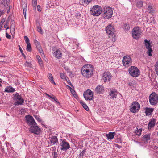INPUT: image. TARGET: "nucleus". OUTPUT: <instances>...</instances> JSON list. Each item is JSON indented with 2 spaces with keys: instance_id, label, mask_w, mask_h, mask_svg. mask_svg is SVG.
<instances>
[{
  "instance_id": "obj_1",
  "label": "nucleus",
  "mask_w": 158,
  "mask_h": 158,
  "mask_svg": "<svg viewBox=\"0 0 158 158\" xmlns=\"http://www.w3.org/2000/svg\"><path fill=\"white\" fill-rule=\"evenodd\" d=\"M94 68L92 65L87 64L83 66L81 69V73L85 77L89 78L93 75Z\"/></svg>"
},
{
  "instance_id": "obj_2",
  "label": "nucleus",
  "mask_w": 158,
  "mask_h": 158,
  "mask_svg": "<svg viewBox=\"0 0 158 158\" xmlns=\"http://www.w3.org/2000/svg\"><path fill=\"white\" fill-rule=\"evenodd\" d=\"M103 13V16L105 19H109L111 18L113 14L112 9L110 7L108 6H104L102 10Z\"/></svg>"
},
{
  "instance_id": "obj_3",
  "label": "nucleus",
  "mask_w": 158,
  "mask_h": 158,
  "mask_svg": "<svg viewBox=\"0 0 158 158\" xmlns=\"http://www.w3.org/2000/svg\"><path fill=\"white\" fill-rule=\"evenodd\" d=\"M128 72L129 74L133 77H136L140 75L139 70L135 66H131L128 69Z\"/></svg>"
},
{
  "instance_id": "obj_4",
  "label": "nucleus",
  "mask_w": 158,
  "mask_h": 158,
  "mask_svg": "<svg viewBox=\"0 0 158 158\" xmlns=\"http://www.w3.org/2000/svg\"><path fill=\"white\" fill-rule=\"evenodd\" d=\"M149 101L151 105H156L158 102V94L155 92H152L149 96Z\"/></svg>"
},
{
  "instance_id": "obj_5",
  "label": "nucleus",
  "mask_w": 158,
  "mask_h": 158,
  "mask_svg": "<svg viewBox=\"0 0 158 158\" xmlns=\"http://www.w3.org/2000/svg\"><path fill=\"white\" fill-rule=\"evenodd\" d=\"M90 11L93 15L94 16H98L101 13L102 9L100 6L96 5L93 6Z\"/></svg>"
},
{
  "instance_id": "obj_6",
  "label": "nucleus",
  "mask_w": 158,
  "mask_h": 158,
  "mask_svg": "<svg viewBox=\"0 0 158 158\" xmlns=\"http://www.w3.org/2000/svg\"><path fill=\"white\" fill-rule=\"evenodd\" d=\"M141 30L139 27H134L132 31L133 37L135 39H138L141 37Z\"/></svg>"
},
{
  "instance_id": "obj_7",
  "label": "nucleus",
  "mask_w": 158,
  "mask_h": 158,
  "mask_svg": "<svg viewBox=\"0 0 158 158\" xmlns=\"http://www.w3.org/2000/svg\"><path fill=\"white\" fill-rule=\"evenodd\" d=\"M140 108V104L137 101H134L131 105L130 111L133 113L138 112Z\"/></svg>"
},
{
  "instance_id": "obj_8",
  "label": "nucleus",
  "mask_w": 158,
  "mask_h": 158,
  "mask_svg": "<svg viewBox=\"0 0 158 158\" xmlns=\"http://www.w3.org/2000/svg\"><path fill=\"white\" fill-rule=\"evenodd\" d=\"M123 64L125 67H128L132 64V59L129 55H126L123 57L122 60Z\"/></svg>"
},
{
  "instance_id": "obj_9",
  "label": "nucleus",
  "mask_w": 158,
  "mask_h": 158,
  "mask_svg": "<svg viewBox=\"0 0 158 158\" xmlns=\"http://www.w3.org/2000/svg\"><path fill=\"white\" fill-rule=\"evenodd\" d=\"M29 131L31 133L37 135H40L41 132V129L37 125L36 123L35 125H33L30 127Z\"/></svg>"
},
{
  "instance_id": "obj_10",
  "label": "nucleus",
  "mask_w": 158,
  "mask_h": 158,
  "mask_svg": "<svg viewBox=\"0 0 158 158\" xmlns=\"http://www.w3.org/2000/svg\"><path fill=\"white\" fill-rule=\"evenodd\" d=\"M83 96L85 99L87 101H91L94 98L93 93L89 89H88L84 92Z\"/></svg>"
},
{
  "instance_id": "obj_11",
  "label": "nucleus",
  "mask_w": 158,
  "mask_h": 158,
  "mask_svg": "<svg viewBox=\"0 0 158 158\" xmlns=\"http://www.w3.org/2000/svg\"><path fill=\"white\" fill-rule=\"evenodd\" d=\"M60 145V150L63 151H66L70 148L69 144L66 142L65 139H61Z\"/></svg>"
},
{
  "instance_id": "obj_12",
  "label": "nucleus",
  "mask_w": 158,
  "mask_h": 158,
  "mask_svg": "<svg viewBox=\"0 0 158 158\" xmlns=\"http://www.w3.org/2000/svg\"><path fill=\"white\" fill-rule=\"evenodd\" d=\"M105 29L106 33L108 35H113L115 30L114 27L111 24H109L106 27Z\"/></svg>"
},
{
  "instance_id": "obj_13",
  "label": "nucleus",
  "mask_w": 158,
  "mask_h": 158,
  "mask_svg": "<svg viewBox=\"0 0 158 158\" xmlns=\"http://www.w3.org/2000/svg\"><path fill=\"white\" fill-rule=\"evenodd\" d=\"M14 98L16 101V103L18 105H22L24 103V99L17 93L14 94Z\"/></svg>"
},
{
  "instance_id": "obj_14",
  "label": "nucleus",
  "mask_w": 158,
  "mask_h": 158,
  "mask_svg": "<svg viewBox=\"0 0 158 158\" xmlns=\"http://www.w3.org/2000/svg\"><path fill=\"white\" fill-rule=\"evenodd\" d=\"M25 118L26 122L28 125L31 126L36 124V122L32 116L30 115H26Z\"/></svg>"
},
{
  "instance_id": "obj_15",
  "label": "nucleus",
  "mask_w": 158,
  "mask_h": 158,
  "mask_svg": "<svg viewBox=\"0 0 158 158\" xmlns=\"http://www.w3.org/2000/svg\"><path fill=\"white\" fill-rule=\"evenodd\" d=\"M47 142L50 146L57 144V143H58V139L56 136H52L51 137H49L48 139Z\"/></svg>"
},
{
  "instance_id": "obj_16",
  "label": "nucleus",
  "mask_w": 158,
  "mask_h": 158,
  "mask_svg": "<svg viewBox=\"0 0 158 158\" xmlns=\"http://www.w3.org/2000/svg\"><path fill=\"white\" fill-rule=\"evenodd\" d=\"M144 42L145 46L148 50L147 51L148 54L149 56H152V50L150 41L145 40H144Z\"/></svg>"
},
{
  "instance_id": "obj_17",
  "label": "nucleus",
  "mask_w": 158,
  "mask_h": 158,
  "mask_svg": "<svg viewBox=\"0 0 158 158\" xmlns=\"http://www.w3.org/2000/svg\"><path fill=\"white\" fill-rule=\"evenodd\" d=\"M34 42L36 47L39 51L40 53L41 54V56H44V52L43 50H42L41 47L40 45V42H39L37 40H34Z\"/></svg>"
},
{
  "instance_id": "obj_18",
  "label": "nucleus",
  "mask_w": 158,
  "mask_h": 158,
  "mask_svg": "<svg viewBox=\"0 0 158 158\" xmlns=\"http://www.w3.org/2000/svg\"><path fill=\"white\" fill-rule=\"evenodd\" d=\"M111 75L109 72H105L103 73L102 79L104 82L110 81L111 78Z\"/></svg>"
},
{
  "instance_id": "obj_19",
  "label": "nucleus",
  "mask_w": 158,
  "mask_h": 158,
  "mask_svg": "<svg viewBox=\"0 0 158 158\" xmlns=\"http://www.w3.org/2000/svg\"><path fill=\"white\" fill-rule=\"evenodd\" d=\"M95 91L98 94H103L105 91L104 87L102 85H98L95 88Z\"/></svg>"
},
{
  "instance_id": "obj_20",
  "label": "nucleus",
  "mask_w": 158,
  "mask_h": 158,
  "mask_svg": "<svg viewBox=\"0 0 158 158\" xmlns=\"http://www.w3.org/2000/svg\"><path fill=\"white\" fill-rule=\"evenodd\" d=\"M118 94V92L115 89H112L111 90L110 94V98L113 99H114L115 98H116L117 95Z\"/></svg>"
},
{
  "instance_id": "obj_21",
  "label": "nucleus",
  "mask_w": 158,
  "mask_h": 158,
  "mask_svg": "<svg viewBox=\"0 0 158 158\" xmlns=\"http://www.w3.org/2000/svg\"><path fill=\"white\" fill-rule=\"evenodd\" d=\"M53 55L55 57L58 59H60L62 56L61 52L59 49H57L54 52Z\"/></svg>"
},
{
  "instance_id": "obj_22",
  "label": "nucleus",
  "mask_w": 158,
  "mask_h": 158,
  "mask_svg": "<svg viewBox=\"0 0 158 158\" xmlns=\"http://www.w3.org/2000/svg\"><path fill=\"white\" fill-rule=\"evenodd\" d=\"M116 133L115 132H110L108 134H106V136L107 137L108 139L111 140L114 138V137Z\"/></svg>"
},
{
  "instance_id": "obj_23",
  "label": "nucleus",
  "mask_w": 158,
  "mask_h": 158,
  "mask_svg": "<svg viewBox=\"0 0 158 158\" xmlns=\"http://www.w3.org/2000/svg\"><path fill=\"white\" fill-rule=\"evenodd\" d=\"M45 94L46 96L52 98V101H55V102L57 104H58L59 105L60 104V103L58 101L57 98L55 96H54V95L52 94L51 95H50L47 93H46Z\"/></svg>"
},
{
  "instance_id": "obj_24",
  "label": "nucleus",
  "mask_w": 158,
  "mask_h": 158,
  "mask_svg": "<svg viewBox=\"0 0 158 158\" xmlns=\"http://www.w3.org/2000/svg\"><path fill=\"white\" fill-rule=\"evenodd\" d=\"M22 7L23 9V14L25 18H26L27 3L24 2H21Z\"/></svg>"
},
{
  "instance_id": "obj_25",
  "label": "nucleus",
  "mask_w": 158,
  "mask_h": 158,
  "mask_svg": "<svg viewBox=\"0 0 158 158\" xmlns=\"http://www.w3.org/2000/svg\"><path fill=\"white\" fill-rule=\"evenodd\" d=\"M15 91V89L10 86H7L5 90V92L7 93L13 92Z\"/></svg>"
},
{
  "instance_id": "obj_26",
  "label": "nucleus",
  "mask_w": 158,
  "mask_h": 158,
  "mask_svg": "<svg viewBox=\"0 0 158 158\" xmlns=\"http://www.w3.org/2000/svg\"><path fill=\"white\" fill-rule=\"evenodd\" d=\"M148 10L150 13L153 14L154 13L155 9L151 4H149L148 6Z\"/></svg>"
},
{
  "instance_id": "obj_27",
  "label": "nucleus",
  "mask_w": 158,
  "mask_h": 158,
  "mask_svg": "<svg viewBox=\"0 0 158 158\" xmlns=\"http://www.w3.org/2000/svg\"><path fill=\"white\" fill-rule=\"evenodd\" d=\"M156 122L155 119H152L148 123V126L151 128L153 127L155 125Z\"/></svg>"
},
{
  "instance_id": "obj_28",
  "label": "nucleus",
  "mask_w": 158,
  "mask_h": 158,
  "mask_svg": "<svg viewBox=\"0 0 158 158\" xmlns=\"http://www.w3.org/2000/svg\"><path fill=\"white\" fill-rule=\"evenodd\" d=\"M153 111V109L152 108H146L145 109V113L146 115H151Z\"/></svg>"
},
{
  "instance_id": "obj_29",
  "label": "nucleus",
  "mask_w": 158,
  "mask_h": 158,
  "mask_svg": "<svg viewBox=\"0 0 158 158\" xmlns=\"http://www.w3.org/2000/svg\"><path fill=\"white\" fill-rule=\"evenodd\" d=\"M47 77L49 80L52 83H53L55 85H56L55 82H54L53 79V76L51 73H48V75Z\"/></svg>"
},
{
  "instance_id": "obj_30",
  "label": "nucleus",
  "mask_w": 158,
  "mask_h": 158,
  "mask_svg": "<svg viewBox=\"0 0 158 158\" xmlns=\"http://www.w3.org/2000/svg\"><path fill=\"white\" fill-rule=\"evenodd\" d=\"M32 5L33 10H36L37 5V0H32Z\"/></svg>"
},
{
  "instance_id": "obj_31",
  "label": "nucleus",
  "mask_w": 158,
  "mask_h": 158,
  "mask_svg": "<svg viewBox=\"0 0 158 158\" xmlns=\"http://www.w3.org/2000/svg\"><path fill=\"white\" fill-rule=\"evenodd\" d=\"M130 26L128 23H124L123 25V29L125 31L129 30L130 29Z\"/></svg>"
},
{
  "instance_id": "obj_32",
  "label": "nucleus",
  "mask_w": 158,
  "mask_h": 158,
  "mask_svg": "<svg viewBox=\"0 0 158 158\" xmlns=\"http://www.w3.org/2000/svg\"><path fill=\"white\" fill-rule=\"evenodd\" d=\"M137 130L135 131V133L136 135L138 136H139L140 135L141 132L142 131V129H138L137 128H136Z\"/></svg>"
},
{
  "instance_id": "obj_33",
  "label": "nucleus",
  "mask_w": 158,
  "mask_h": 158,
  "mask_svg": "<svg viewBox=\"0 0 158 158\" xmlns=\"http://www.w3.org/2000/svg\"><path fill=\"white\" fill-rule=\"evenodd\" d=\"M36 58L40 66L43 65V62L40 57L39 56L37 55L36 56Z\"/></svg>"
},
{
  "instance_id": "obj_34",
  "label": "nucleus",
  "mask_w": 158,
  "mask_h": 158,
  "mask_svg": "<svg viewBox=\"0 0 158 158\" xmlns=\"http://www.w3.org/2000/svg\"><path fill=\"white\" fill-rule=\"evenodd\" d=\"M143 139L146 141L149 140L150 139V134H146L143 137Z\"/></svg>"
},
{
  "instance_id": "obj_35",
  "label": "nucleus",
  "mask_w": 158,
  "mask_h": 158,
  "mask_svg": "<svg viewBox=\"0 0 158 158\" xmlns=\"http://www.w3.org/2000/svg\"><path fill=\"white\" fill-rule=\"evenodd\" d=\"M83 5H86L90 3L92 0H81Z\"/></svg>"
},
{
  "instance_id": "obj_36",
  "label": "nucleus",
  "mask_w": 158,
  "mask_h": 158,
  "mask_svg": "<svg viewBox=\"0 0 158 158\" xmlns=\"http://www.w3.org/2000/svg\"><path fill=\"white\" fill-rule=\"evenodd\" d=\"M27 46L26 48V50L27 51L31 52L32 50L31 47V44L30 43H27Z\"/></svg>"
},
{
  "instance_id": "obj_37",
  "label": "nucleus",
  "mask_w": 158,
  "mask_h": 158,
  "mask_svg": "<svg viewBox=\"0 0 158 158\" xmlns=\"http://www.w3.org/2000/svg\"><path fill=\"white\" fill-rule=\"evenodd\" d=\"M60 76L61 79H63L64 81L66 80L67 78L64 73H60Z\"/></svg>"
},
{
  "instance_id": "obj_38",
  "label": "nucleus",
  "mask_w": 158,
  "mask_h": 158,
  "mask_svg": "<svg viewBox=\"0 0 158 158\" xmlns=\"http://www.w3.org/2000/svg\"><path fill=\"white\" fill-rule=\"evenodd\" d=\"M143 5V2L141 1H138L137 3L136 6L138 7H142Z\"/></svg>"
},
{
  "instance_id": "obj_39",
  "label": "nucleus",
  "mask_w": 158,
  "mask_h": 158,
  "mask_svg": "<svg viewBox=\"0 0 158 158\" xmlns=\"http://www.w3.org/2000/svg\"><path fill=\"white\" fill-rule=\"evenodd\" d=\"M18 47H19V50L21 53L22 55L24 57V58L25 59H26V57L24 55V53H23L22 49L21 48V47H20V46L19 45Z\"/></svg>"
},
{
  "instance_id": "obj_40",
  "label": "nucleus",
  "mask_w": 158,
  "mask_h": 158,
  "mask_svg": "<svg viewBox=\"0 0 158 158\" xmlns=\"http://www.w3.org/2000/svg\"><path fill=\"white\" fill-rule=\"evenodd\" d=\"M34 117L35 119L39 122H43L42 120L41 119L40 116L38 115H35Z\"/></svg>"
},
{
  "instance_id": "obj_41",
  "label": "nucleus",
  "mask_w": 158,
  "mask_h": 158,
  "mask_svg": "<svg viewBox=\"0 0 158 158\" xmlns=\"http://www.w3.org/2000/svg\"><path fill=\"white\" fill-rule=\"evenodd\" d=\"M37 31L41 34H43V30L40 26L37 27Z\"/></svg>"
},
{
  "instance_id": "obj_42",
  "label": "nucleus",
  "mask_w": 158,
  "mask_h": 158,
  "mask_svg": "<svg viewBox=\"0 0 158 158\" xmlns=\"http://www.w3.org/2000/svg\"><path fill=\"white\" fill-rule=\"evenodd\" d=\"M24 65L28 67H31V63L28 62L27 61H26L24 63Z\"/></svg>"
},
{
  "instance_id": "obj_43",
  "label": "nucleus",
  "mask_w": 158,
  "mask_h": 158,
  "mask_svg": "<svg viewBox=\"0 0 158 158\" xmlns=\"http://www.w3.org/2000/svg\"><path fill=\"white\" fill-rule=\"evenodd\" d=\"M156 68L155 69V70L157 75L158 76V61L156 62Z\"/></svg>"
},
{
  "instance_id": "obj_44",
  "label": "nucleus",
  "mask_w": 158,
  "mask_h": 158,
  "mask_svg": "<svg viewBox=\"0 0 158 158\" xmlns=\"http://www.w3.org/2000/svg\"><path fill=\"white\" fill-rule=\"evenodd\" d=\"M5 19L4 18H3L2 19V20L1 21V22H0V27L3 28V27L2 26V25H3V23L5 22Z\"/></svg>"
},
{
  "instance_id": "obj_45",
  "label": "nucleus",
  "mask_w": 158,
  "mask_h": 158,
  "mask_svg": "<svg viewBox=\"0 0 158 158\" xmlns=\"http://www.w3.org/2000/svg\"><path fill=\"white\" fill-rule=\"evenodd\" d=\"M85 152V150H83L79 154V157H80V158L83 157Z\"/></svg>"
},
{
  "instance_id": "obj_46",
  "label": "nucleus",
  "mask_w": 158,
  "mask_h": 158,
  "mask_svg": "<svg viewBox=\"0 0 158 158\" xmlns=\"http://www.w3.org/2000/svg\"><path fill=\"white\" fill-rule=\"evenodd\" d=\"M24 39L25 41V42L27 44V43H30L29 40L28 38L26 36H24Z\"/></svg>"
},
{
  "instance_id": "obj_47",
  "label": "nucleus",
  "mask_w": 158,
  "mask_h": 158,
  "mask_svg": "<svg viewBox=\"0 0 158 158\" xmlns=\"http://www.w3.org/2000/svg\"><path fill=\"white\" fill-rule=\"evenodd\" d=\"M36 8H37V10L38 11L40 12L41 11L42 9L40 5H37Z\"/></svg>"
},
{
  "instance_id": "obj_48",
  "label": "nucleus",
  "mask_w": 158,
  "mask_h": 158,
  "mask_svg": "<svg viewBox=\"0 0 158 158\" xmlns=\"http://www.w3.org/2000/svg\"><path fill=\"white\" fill-rule=\"evenodd\" d=\"M82 106L86 111H88L89 110V108L86 104H84Z\"/></svg>"
},
{
  "instance_id": "obj_49",
  "label": "nucleus",
  "mask_w": 158,
  "mask_h": 158,
  "mask_svg": "<svg viewBox=\"0 0 158 158\" xmlns=\"http://www.w3.org/2000/svg\"><path fill=\"white\" fill-rule=\"evenodd\" d=\"M4 27L5 28H6V30L9 29V26L7 25V22L5 23V24L4 25Z\"/></svg>"
},
{
  "instance_id": "obj_50",
  "label": "nucleus",
  "mask_w": 158,
  "mask_h": 158,
  "mask_svg": "<svg viewBox=\"0 0 158 158\" xmlns=\"http://www.w3.org/2000/svg\"><path fill=\"white\" fill-rule=\"evenodd\" d=\"M70 91L72 94H73V95H75V93H76V92L72 88L70 89Z\"/></svg>"
},
{
  "instance_id": "obj_51",
  "label": "nucleus",
  "mask_w": 158,
  "mask_h": 158,
  "mask_svg": "<svg viewBox=\"0 0 158 158\" xmlns=\"http://www.w3.org/2000/svg\"><path fill=\"white\" fill-rule=\"evenodd\" d=\"M53 154L54 155V157H57L58 156V154L56 152V151H54L53 152H52Z\"/></svg>"
},
{
  "instance_id": "obj_52",
  "label": "nucleus",
  "mask_w": 158,
  "mask_h": 158,
  "mask_svg": "<svg viewBox=\"0 0 158 158\" xmlns=\"http://www.w3.org/2000/svg\"><path fill=\"white\" fill-rule=\"evenodd\" d=\"M65 81H66L68 82L69 84L70 85H71V86L72 85L71 81L69 80V79L68 78V77L67 78V79L65 80Z\"/></svg>"
},
{
  "instance_id": "obj_53",
  "label": "nucleus",
  "mask_w": 158,
  "mask_h": 158,
  "mask_svg": "<svg viewBox=\"0 0 158 158\" xmlns=\"http://www.w3.org/2000/svg\"><path fill=\"white\" fill-rule=\"evenodd\" d=\"M6 37L8 39H10L11 38V36L8 34L6 32Z\"/></svg>"
},
{
  "instance_id": "obj_54",
  "label": "nucleus",
  "mask_w": 158,
  "mask_h": 158,
  "mask_svg": "<svg viewBox=\"0 0 158 158\" xmlns=\"http://www.w3.org/2000/svg\"><path fill=\"white\" fill-rule=\"evenodd\" d=\"M41 125L42 126L44 127V128H47V127H48V126L46 124H45L44 123H41Z\"/></svg>"
},
{
  "instance_id": "obj_55",
  "label": "nucleus",
  "mask_w": 158,
  "mask_h": 158,
  "mask_svg": "<svg viewBox=\"0 0 158 158\" xmlns=\"http://www.w3.org/2000/svg\"><path fill=\"white\" fill-rule=\"evenodd\" d=\"M80 103L82 105V106L85 104V102L82 100L80 101Z\"/></svg>"
},
{
  "instance_id": "obj_56",
  "label": "nucleus",
  "mask_w": 158,
  "mask_h": 158,
  "mask_svg": "<svg viewBox=\"0 0 158 158\" xmlns=\"http://www.w3.org/2000/svg\"><path fill=\"white\" fill-rule=\"evenodd\" d=\"M80 103L82 105V106L85 104V102L82 100L80 101Z\"/></svg>"
},
{
  "instance_id": "obj_57",
  "label": "nucleus",
  "mask_w": 158,
  "mask_h": 158,
  "mask_svg": "<svg viewBox=\"0 0 158 158\" xmlns=\"http://www.w3.org/2000/svg\"><path fill=\"white\" fill-rule=\"evenodd\" d=\"M4 12L3 10H0V17L2 16V15L3 14Z\"/></svg>"
},
{
  "instance_id": "obj_58",
  "label": "nucleus",
  "mask_w": 158,
  "mask_h": 158,
  "mask_svg": "<svg viewBox=\"0 0 158 158\" xmlns=\"http://www.w3.org/2000/svg\"><path fill=\"white\" fill-rule=\"evenodd\" d=\"M65 70L67 71V73H69L70 74H72V72H70L68 68H67L66 69H65Z\"/></svg>"
},
{
  "instance_id": "obj_59",
  "label": "nucleus",
  "mask_w": 158,
  "mask_h": 158,
  "mask_svg": "<svg viewBox=\"0 0 158 158\" xmlns=\"http://www.w3.org/2000/svg\"><path fill=\"white\" fill-rule=\"evenodd\" d=\"M2 80L0 78V87L2 86Z\"/></svg>"
},
{
  "instance_id": "obj_60",
  "label": "nucleus",
  "mask_w": 158,
  "mask_h": 158,
  "mask_svg": "<svg viewBox=\"0 0 158 158\" xmlns=\"http://www.w3.org/2000/svg\"><path fill=\"white\" fill-rule=\"evenodd\" d=\"M115 145L116 147H117L119 148H120V146L118 145V144H116Z\"/></svg>"
},
{
  "instance_id": "obj_61",
  "label": "nucleus",
  "mask_w": 158,
  "mask_h": 158,
  "mask_svg": "<svg viewBox=\"0 0 158 158\" xmlns=\"http://www.w3.org/2000/svg\"><path fill=\"white\" fill-rule=\"evenodd\" d=\"M110 41H112V42L113 43L114 42V40H113V39H111L110 40Z\"/></svg>"
},
{
  "instance_id": "obj_62",
  "label": "nucleus",
  "mask_w": 158,
  "mask_h": 158,
  "mask_svg": "<svg viewBox=\"0 0 158 158\" xmlns=\"http://www.w3.org/2000/svg\"><path fill=\"white\" fill-rule=\"evenodd\" d=\"M67 86L69 88V89L70 90L71 88H71L70 86Z\"/></svg>"
},
{
  "instance_id": "obj_63",
  "label": "nucleus",
  "mask_w": 158,
  "mask_h": 158,
  "mask_svg": "<svg viewBox=\"0 0 158 158\" xmlns=\"http://www.w3.org/2000/svg\"><path fill=\"white\" fill-rule=\"evenodd\" d=\"M74 97H75V98H76V97L77 96V94H75V95H74Z\"/></svg>"
},
{
  "instance_id": "obj_64",
  "label": "nucleus",
  "mask_w": 158,
  "mask_h": 158,
  "mask_svg": "<svg viewBox=\"0 0 158 158\" xmlns=\"http://www.w3.org/2000/svg\"><path fill=\"white\" fill-rule=\"evenodd\" d=\"M22 110H23V109H22Z\"/></svg>"
}]
</instances>
